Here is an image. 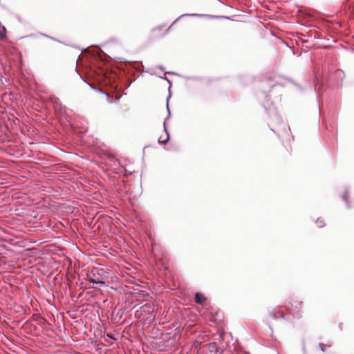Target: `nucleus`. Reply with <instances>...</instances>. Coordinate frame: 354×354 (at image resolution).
<instances>
[{
  "label": "nucleus",
  "mask_w": 354,
  "mask_h": 354,
  "mask_svg": "<svg viewBox=\"0 0 354 354\" xmlns=\"http://www.w3.org/2000/svg\"><path fill=\"white\" fill-rule=\"evenodd\" d=\"M161 334L162 337L155 339L153 344L159 351H169L176 344L178 333H174L172 337L169 336L171 333Z\"/></svg>",
  "instance_id": "f257e3e1"
},
{
  "label": "nucleus",
  "mask_w": 354,
  "mask_h": 354,
  "mask_svg": "<svg viewBox=\"0 0 354 354\" xmlns=\"http://www.w3.org/2000/svg\"><path fill=\"white\" fill-rule=\"evenodd\" d=\"M108 278V272L103 268L95 267L87 274L88 281L93 284L106 286V279Z\"/></svg>",
  "instance_id": "f03ea898"
},
{
  "label": "nucleus",
  "mask_w": 354,
  "mask_h": 354,
  "mask_svg": "<svg viewBox=\"0 0 354 354\" xmlns=\"http://www.w3.org/2000/svg\"><path fill=\"white\" fill-rule=\"evenodd\" d=\"M133 308L135 309V317L137 318L149 319L151 317L153 313V306L148 303L142 306L136 305Z\"/></svg>",
  "instance_id": "7ed1b4c3"
},
{
  "label": "nucleus",
  "mask_w": 354,
  "mask_h": 354,
  "mask_svg": "<svg viewBox=\"0 0 354 354\" xmlns=\"http://www.w3.org/2000/svg\"><path fill=\"white\" fill-rule=\"evenodd\" d=\"M290 307H287L288 313L289 315H292L293 317L299 318L300 317L299 312L301 308L302 302L299 301H290Z\"/></svg>",
  "instance_id": "20e7f679"
},
{
  "label": "nucleus",
  "mask_w": 354,
  "mask_h": 354,
  "mask_svg": "<svg viewBox=\"0 0 354 354\" xmlns=\"http://www.w3.org/2000/svg\"><path fill=\"white\" fill-rule=\"evenodd\" d=\"M122 334V333H106V336H104V339L107 344H111L112 342H109V340H117L123 336Z\"/></svg>",
  "instance_id": "39448f33"
},
{
  "label": "nucleus",
  "mask_w": 354,
  "mask_h": 354,
  "mask_svg": "<svg viewBox=\"0 0 354 354\" xmlns=\"http://www.w3.org/2000/svg\"><path fill=\"white\" fill-rule=\"evenodd\" d=\"M62 335H63V333H50V337L51 338L54 339L56 342H58L59 340H62ZM64 335H65V337L67 339L68 342H69L68 341L69 339L72 338V337H71L69 335V333H64Z\"/></svg>",
  "instance_id": "423d86ee"
},
{
  "label": "nucleus",
  "mask_w": 354,
  "mask_h": 354,
  "mask_svg": "<svg viewBox=\"0 0 354 354\" xmlns=\"http://www.w3.org/2000/svg\"><path fill=\"white\" fill-rule=\"evenodd\" d=\"M207 298L205 295L201 292H196L194 297V301L197 304L202 305L205 301H206Z\"/></svg>",
  "instance_id": "0eeeda50"
},
{
  "label": "nucleus",
  "mask_w": 354,
  "mask_h": 354,
  "mask_svg": "<svg viewBox=\"0 0 354 354\" xmlns=\"http://www.w3.org/2000/svg\"><path fill=\"white\" fill-rule=\"evenodd\" d=\"M163 125H164V130H165V131L166 133V139L164 140H162L161 138H159L158 142L160 144H161V145L166 144L168 142L169 139V132H168V131L167 130V128H166V120H165Z\"/></svg>",
  "instance_id": "6e6552de"
},
{
  "label": "nucleus",
  "mask_w": 354,
  "mask_h": 354,
  "mask_svg": "<svg viewBox=\"0 0 354 354\" xmlns=\"http://www.w3.org/2000/svg\"><path fill=\"white\" fill-rule=\"evenodd\" d=\"M203 17L205 15L201 14H183L181 15L180 17H178L173 23L175 24L176 21H178L180 19L183 18V17Z\"/></svg>",
  "instance_id": "1a4fd4ad"
},
{
  "label": "nucleus",
  "mask_w": 354,
  "mask_h": 354,
  "mask_svg": "<svg viewBox=\"0 0 354 354\" xmlns=\"http://www.w3.org/2000/svg\"><path fill=\"white\" fill-rule=\"evenodd\" d=\"M0 37L2 38L6 37V29L0 24Z\"/></svg>",
  "instance_id": "9d476101"
},
{
  "label": "nucleus",
  "mask_w": 354,
  "mask_h": 354,
  "mask_svg": "<svg viewBox=\"0 0 354 354\" xmlns=\"http://www.w3.org/2000/svg\"><path fill=\"white\" fill-rule=\"evenodd\" d=\"M319 346L320 348V350L323 352H324L327 348H330L331 346V344H324V343H319Z\"/></svg>",
  "instance_id": "9b49d317"
},
{
  "label": "nucleus",
  "mask_w": 354,
  "mask_h": 354,
  "mask_svg": "<svg viewBox=\"0 0 354 354\" xmlns=\"http://www.w3.org/2000/svg\"><path fill=\"white\" fill-rule=\"evenodd\" d=\"M274 317L275 319H278V318H282V319H285V315L283 314V313H281L279 312H277L274 315Z\"/></svg>",
  "instance_id": "f8f14e48"
},
{
  "label": "nucleus",
  "mask_w": 354,
  "mask_h": 354,
  "mask_svg": "<svg viewBox=\"0 0 354 354\" xmlns=\"http://www.w3.org/2000/svg\"><path fill=\"white\" fill-rule=\"evenodd\" d=\"M231 335L232 333H217L218 337V338H214L215 340H218V339H223L225 335Z\"/></svg>",
  "instance_id": "ddd939ff"
},
{
  "label": "nucleus",
  "mask_w": 354,
  "mask_h": 354,
  "mask_svg": "<svg viewBox=\"0 0 354 354\" xmlns=\"http://www.w3.org/2000/svg\"><path fill=\"white\" fill-rule=\"evenodd\" d=\"M342 199L345 201V203H346L348 207L349 208L350 205H349V203H348V193L347 192H346L345 194L342 196Z\"/></svg>",
  "instance_id": "4468645a"
},
{
  "label": "nucleus",
  "mask_w": 354,
  "mask_h": 354,
  "mask_svg": "<svg viewBox=\"0 0 354 354\" xmlns=\"http://www.w3.org/2000/svg\"><path fill=\"white\" fill-rule=\"evenodd\" d=\"M316 224L318 225L319 227H322L323 226L325 225L324 221L319 218H318L317 221H316Z\"/></svg>",
  "instance_id": "2eb2a0df"
},
{
  "label": "nucleus",
  "mask_w": 354,
  "mask_h": 354,
  "mask_svg": "<svg viewBox=\"0 0 354 354\" xmlns=\"http://www.w3.org/2000/svg\"><path fill=\"white\" fill-rule=\"evenodd\" d=\"M120 173H124L125 175H127L129 174V175L131 174V172H128L127 169L124 167H122V170L119 171Z\"/></svg>",
  "instance_id": "dca6fc26"
},
{
  "label": "nucleus",
  "mask_w": 354,
  "mask_h": 354,
  "mask_svg": "<svg viewBox=\"0 0 354 354\" xmlns=\"http://www.w3.org/2000/svg\"><path fill=\"white\" fill-rule=\"evenodd\" d=\"M167 73H165V76L162 77V78L167 80L169 84H171V82L166 77L165 75H166ZM167 73H171L170 72H168Z\"/></svg>",
  "instance_id": "f3484780"
},
{
  "label": "nucleus",
  "mask_w": 354,
  "mask_h": 354,
  "mask_svg": "<svg viewBox=\"0 0 354 354\" xmlns=\"http://www.w3.org/2000/svg\"><path fill=\"white\" fill-rule=\"evenodd\" d=\"M85 83H86L91 88L96 89L91 84L88 83L86 81L84 80Z\"/></svg>",
  "instance_id": "a211bd4d"
},
{
  "label": "nucleus",
  "mask_w": 354,
  "mask_h": 354,
  "mask_svg": "<svg viewBox=\"0 0 354 354\" xmlns=\"http://www.w3.org/2000/svg\"><path fill=\"white\" fill-rule=\"evenodd\" d=\"M167 111H168V113H169V115H168V118L169 117L170 115V111H169V105H168V103L167 104Z\"/></svg>",
  "instance_id": "6ab92c4d"
},
{
  "label": "nucleus",
  "mask_w": 354,
  "mask_h": 354,
  "mask_svg": "<svg viewBox=\"0 0 354 354\" xmlns=\"http://www.w3.org/2000/svg\"><path fill=\"white\" fill-rule=\"evenodd\" d=\"M102 333H99L97 334V335H95V337H97L98 336H100V337H102Z\"/></svg>",
  "instance_id": "aec40b11"
},
{
  "label": "nucleus",
  "mask_w": 354,
  "mask_h": 354,
  "mask_svg": "<svg viewBox=\"0 0 354 354\" xmlns=\"http://www.w3.org/2000/svg\"><path fill=\"white\" fill-rule=\"evenodd\" d=\"M99 91H100L101 93H104V92H103L101 89H99ZM104 94H105L106 95H108V93H104Z\"/></svg>",
  "instance_id": "412c9836"
},
{
  "label": "nucleus",
  "mask_w": 354,
  "mask_h": 354,
  "mask_svg": "<svg viewBox=\"0 0 354 354\" xmlns=\"http://www.w3.org/2000/svg\"><path fill=\"white\" fill-rule=\"evenodd\" d=\"M64 340V342H66V339H64V337H62V339L61 341Z\"/></svg>",
  "instance_id": "4be33fe9"
}]
</instances>
